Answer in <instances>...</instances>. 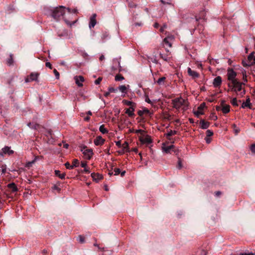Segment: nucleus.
Returning a JSON list of instances; mask_svg holds the SVG:
<instances>
[{
    "mask_svg": "<svg viewBox=\"0 0 255 255\" xmlns=\"http://www.w3.org/2000/svg\"><path fill=\"white\" fill-rule=\"evenodd\" d=\"M143 113L146 115H148L150 117H151L152 113L150 112V111L147 108L143 109Z\"/></svg>",
    "mask_w": 255,
    "mask_h": 255,
    "instance_id": "obj_40",
    "label": "nucleus"
},
{
    "mask_svg": "<svg viewBox=\"0 0 255 255\" xmlns=\"http://www.w3.org/2000/svg\"><path fill=\"white\" fill-rule=\"evenodd\" d=\"M80 150L82 152L85 158L90 159L93 154L92 149L87 148L86 146L80 147Z\"/></svg>",
    "mask_w": 255,
    "mask_h": 255,
    "instance_id": "obj_5",
    "label": "nucleus"
},
{
    "mask_svg": "<svg viewBox=\"0 0 255 255\" xmlns=\"http://www.w3.org/2000/svg\"><path fill=\"white\" fill-rule=\"evenodd\" d=\"M251 104L250 103V98H248L247 99L246 102H244L242 105V108H245L246 107H249L250 109H251Z\"/></svg>",
    "mask_w": 255,
    "mask_h": 255,
    "instance_id": "obj_24",
    "label": "nucleus"
},
{
    "mask_svg": "<svg viewBox=\"0 0 255 255\" xmlns=\"http://www.w3.org/2000/svg\"><path fill=\"white\" fill-rule=\"evenodd\" d=\"M173 147H174V146L173 145H171L170 146H163L162 147V149H163V151L164 152H165L166 153H169L170 152V151L171 150V149Z\"/></svg>",
    "mask_w": 255,
    "mask_h": 255,
    "instance_id": "obj_29",
    "label": "nucleus"
},
{
    "mask_svg": "<svg viewBox=\"0 0 255 255\" xmlns=\"http://www.w3.org/2000/svg\"><path fill=\"white\" fill-rule=\"evenodd\" d=\"M99 130L103 134L107 133L108 132V129L105 128V126L104 125H102L100 127Z\"/></svg>",
    "mask_w": 255,
    "mask_h": 255,
    "instance_id": "obj_31",
    "label": "nucleus"
},
{
    "mask_svg": "<svg viewBox=\"0 0 255 255\" xmlns=\"http://www.w3.org/2000/svg\"><path fill=\"white\" fill-rule=\"evenodd\" d=\"M44 11L46 15L52 17L56 21H60L64 18V6L53 8L45 7Z\"/></svg>",
    "mask_w": 255,
    "mask_h": 255,
    "instance_id": "obj_1",
    "label": "nucleus"
},
{
    "mask_svg": "<svg viewBox=\"0 0 255 255\" xmlns=\"http://www.w3.org/2000/svg\"><path fill=\"white\" fill-rule=\"evenodd\" d=\"M45 135L47 137L49 142H52L53 141V138L52 137V131L51 130H48L46 132Z\"/></svg>",
    "mask_w": 255,
    "mask_h": 255,
    "instance_id": "obj_22",
    "label": "nucleus"
},
{
    "mask_svg": "<svg viewBox=\"0 0 255 255\" xmlns=\"http://www.w3.org/2000/svg\"><path fill=\"white\" fill-rule=\"evenodd\" d=\"M128 6L130 8H133L136 6V4L132 1H128Z\"/></svg>",
    "mask_w": 255,
    "mask_h": 255,
    "instance_id": "obj_43",
    "label": "nucleus"
},
{
    "mask_svg": "<svg viewBox=\"0 0 255 255\" xmlns=\"http://www.w3.org/2000/svg\"><path fill=\"white\" fill-rule=\"evenodd\" d=\"M177 133V131L170 130V131L165 134L166 137L168 140H171V136L173 135L176 134Z\"/></svg>",
    "mask_w": 255,
    "mask_h": 255,
    "instance_id": "obj_23",
    "label": "nucleus"
},
{
    "mask_svg": "<svg viewBox=\"0 0 255 255\" xmlns=\"http://www.w3.org/2000/svg\"><path fill=\"white\" fill-rule=\"evenodd\" d=\"M78 241L80 243H84L85 242V238L84 237L81 236V235H80L78 237Z\"/></svg>",
    "mask_w": 255,
    "mask_h": 255,
    "instance_id": "obj_46",
    "label": "nucleus"
},
{
    "mask_svg": "<svg viewBox=\"0 0 255 255\" xmlns=\"http://www.w3.org/2000/svg\"><path fill=\"white\" fill-rule=\"evenodd\" d=\"M165 80V78L164 77H161L158 79V80L157 81V83L159 85H161L162 82H163Z\"/></svg>",
    "mask_w": 255,
    "mask_h": 255,
    "instance_id": "obj_48",
    "label": "nucleus"
},
{
    "mask_svg": "<svg viewBox=\"0 0 255 255\" xmlns=\"http://www.w3.org/2000/svg\"><path fill=\"white\" fill-rule=\"evenodd\" d=\"M222 80L221 76H219L216 77L213 80V84L216 88H218L221 86Z\"/></svg>",
    "mask_w": 255,
    "mask_h": 255,
    "instance_id": "obj_11",
    "label": "nucleus"
},
{
    "mask_svg": "<svg viewBox=\"0 0 255 255\" xmlns=\"http://www.w3.org/2000/svg\"><path fill=\"white\" fill-rule=\"evenodd\" d=\"M13 79H14V77L13 76L11 77L7 81V84L8 85L11 86V84L13 81Z\"/></svg>",
    "mask_w": 255,
    "mask_h": 255,
    "instance_id": "obj_53",
    "label": "nucleus"
},
{
    "mask_svg": "<svg viewBox=\"0 0 255 255\" xmlns=\"http://www.w3.org/2000/svg\"><path fill=\"white\" fill-rule=\"evenodd\" d=\"M245 85L244 82H241L239 81L236 82L235 83L232 84H228V87L230 88L231 91L237 93L238 92H241L240 95L241 96H243L246 94V91L242 88V85Z\"/></svg>",
    "mask_w": 255,
    "mask_h": 255,
    "instance_id": "obj_3",
    "label": "nucleus"
},
{
    "mask_svg": "<svg viewBox=\"0 0 255 255\" xmlns=\"http://www.w3.org/2000/svg\"><path fill=\"white\" fill-rule=\"evenodd\" d=\"M200 124L201 125V128L202 129H207L209 128L210 126V123L206 122L204 120H201Z\"/></svg>",
    "mask_w": 255,
    "mask_h": 255,
    "instance_id": "obj_18",
    "label": "nucleus"
},
{
    "mask_svg": "<svg viewBox=\"0 0 255 255\" xmlns=\"http://www.w3.org/2000/svg\"><path fill=\"white\" fill-rule=\"evenodd\" d=\"M187 72L189 76H191L193 78H196L199 77V74L197 72L192 70L190 68H188Z\"/></svg>",
    "mask_w": 255,
    "mask_h": 255,
    "instance_id": "obj_14",
    "label": "nucleus"
},
{
    "mask_svg": "<svg viewBox=\"0 0 255 255\" xmlns=\"http://www.w3.org/2000/svg\"><path fill=\"white\" fill-rule=\"evenodd\" d=\"M144 132V131L143 130H142V129H136L135 131V132L136 133H141V134H142Z\"/></svg>",
    "mask_w": 255,
    "mask_h": 255,
    "instance_id": "obj_63",
    "label": "nucleus"
},
{
    "mask_svg": "<svg viewBox=\"0 0 255 255\" xmlns=\"http://www.w3.org/2000/svg\"><path fill=\"white\" fill-rule=\"evenodd\" d=\"M179 14L180 15V16L181 17V18H182L183 19H188L189 18L188 15L189 14H188V13L187 14H184L182 12V11H181V10L179 11Z\"/></svg>",
    "mask_w": 255,
    "mask_h": 255,
    "instance_id": "obj_34",
    "label": "nucleus"
},
{
    "mask_svg": "<svg viewBox=\"0 0 255 255\" xmlns=\"http://www.w3.org/2000/svg\"><path fill=\"white\" fill-rule=\"evenodd\" d=\"M79 161L78 159H75L72 161V168L74 167H77L79 166Z\"/></svg>",
    "mask_w": 255,
    "mask_h": 255,
    "instance_id": "obj_38",
    "label": "nucleus"
},
{
    "mask_svg": "<svg viewBox=\"0 0 255 255\" xmlns=\"http://www.w3.org/2000/svg\"><path fill=\"white\" fill-rule=\"evenodd\" d=\"M28 127L30 128L36 129L39 127V125L36 123H29L27 124Z\"/></svg>",
    "mask_w": 255,
    "mask_h": 255,
    "instance_id": "obj_25",
    "label": "nucleus"
},
{
    "mask_svg": "<svg viewBox=\"0 0 255 255\" xmlns=\"http://www.w3.org/2000/svg\"><path fill=\"white\" fill-rule=\"evenodd\" d=\"M206 142L207 143H210L211 141V139L209 138V137H206L205 138Z\"/></svg>",
    "mask_w": 255,
    "mask_h": 255,
    "instance_id": "obj_64",
    "label": "nucleus"
},
{
    "mask_svg": "<svg viewBox=\"0 0 255 255\" xmlns=\"http://www.w3.org/2000/svg\"><path fill=\"white\" fill-rule=\"evenodd\" d=\"M227 76L228 80L230 81L228 84H232L238 81L236 78L237 73L232 69H228Z\"/></svg>",
    "mask_w": 255,
    "mask_h": 255,
    "instance_id": "obj_4",
    "label": "nucleus"
},
{
    "mask_svg": "<svg viewBox=\"0 0 255 255\" xmlns=\"http://www.w3.org/2000/svg\"><path fill=\"white\" fill-rule=\"evenodd\" d=\"M139 140L141 144L146 143L148 144L152 143V142L151 137L148 135H146L145 138H143L142 136H140L139 137Z\"/></svg>",
    "mask_w": 255,
    "mask_h": 255,
    "instance_id": "obj_7",
    "label": "nucleus"
},
{
    "mask_svg": "<svg viewBox=\"0 0 255 255\" xmlns=\"http://www.w3.org/2000/svg\"><path fill=\"white\" fill-rule=\"evenodd\" d=\"M233 127L234 129V131H235V134H238L239 133L240 131V128H237V126L236 125H235V124H234L233 125Z\"/></svg>",
    "mask_w": 255,
    "mask_h": 255,
    "instance_id": "obj_44",
    "label": "nucleus"
},
{
    "mask_svg": "<svg viewBox=\"0 0 255 255\" xmlns=\"http://www.w3.org/2000/svg\"><path fill=\"white\" fill-rule=\"evenodd\" d=\"M34 163V160H32L27 162L25 165L26 167L29 168L32 166V164Z\"/></svg>",
    "mask_w": 255,
    "mask_h": 255,
    "instance_id": "obj_45",
    "label": "nucleus"
},
{
    "mask_svg": "<svg viewBox=\"0 0 255 255\" xmlns=\"http://www.w3.org/2000/svg\"><path fill=\"white\" fill-rule=\"evenodd\" d=\"M75 80L76 84L79 86L81 87L83 86L82 82L84 81V77L82 76H76L75 77Z\"/></svg>",
    "mask_w": 255,
    "mask_h": 255,
    "instance_id": "obj_16",
    "label": "nucleus"
},
{
    "mask_svg": "<svg viewBox=\"0 0 255 255\" xmlns=\"http://www.w3.org/2000/svg\"><path fill=\"white\" fill-rule=\"evenodd\" d=\"M133 112H134V111H133V110H131L129 108V109H126V111L125 113H126V114H128L129 117H132L134 116V114Z\"/></svg>",
    "mask_w": 255,
    "mask_h": 255,
    "instance_id": "obj_28",
    "label": "nucleus"
},
{
    "mask_svg": "<svg viewBox=\"0 0 255 255\" xmlns=\"http://www.w3.org/2000/svg\"><path fill=\"white\" fill-rule=\"evenodd\" d=\"M77 21V20H75L73 21L72 23H71L68 20H65V22L68 25H70V26L72 25V24H74V23H75Z\"/></svg>",
    "mask_w": 255,
    "mask_h": 255,
    "instance_id": "obj_60",
    "label": "nucleus"
},
{
    "mask_svg": "<svg viewBox=\"0 0 255 255\" xmlns=\"http://www.w3.org/2000/svg\"><path fill=\"white\" fill-rule=\"evenodd\" d=\"M53 72H54V75L55 76L56 79H59V77H60V74H59V72L57 71V70L55 69L53 70Z\"/></svg>",
    "mask_w": 255,
    "mask_h": 255,
    "instance_id": "obj_49",
    "label": "nucleus"
},
{
    "mask_svg": "<svg viewBox=\"0 0 255 255\" xmlns=\"http://www.w3.org/2000/svg\"><path fill=\"white\" fill-rule=\"evenodd\" d=\"M231 103L234 106H238V104L236 98H233L231 101Z\"/></svg>",
    "mask_w": 255,
    "mask_h": 255,
    "instance_id": "obj_42",
    "label": "nucleus"
},
{
    "mask_svg": "<svg viewBox=\"0 0 255 255\" xmlns=\"http://www.w3.org/2000/svg\"><path fill=\"white\" fill-rule=\"evenodd\" d=\"M96 17L97 14L96 13H94L92 14L91 17H90V21L89 23V27L91 28L92 27H94L96 24Z\"/></svg>",
    "mask_w": 255,
    "mask_h": 255,
    "instance_id": "obj_12",
    "label": "nucleus"
},
{
    "mask_svg": "<svg viewBox=\"0 0 255 255\" xmlns=\"http://www.w3.org/2000/svg\"><path fill=\"white\" fill-rule=\"evenodd\" d=\"M248 60L250 61L251 66L255 65V56L254 55L253 52L248 56Z\"/></svg>",
    "mask_w": 255,
    "mask_h": 255,
    "instance_id": "obj_20",
    "label": "nucleus"
},
{
    "mask_svg": "<svg viewBox=\"0 0 255 255\" xmlns=\"http://www.w3.org/2000/svg\"><path fill=\"white\" fill-rule=\"evenodd\" d=\"M6 63L8 66H11L13 64V54H10L9 58L7 59Z\"/></svg>",
    "mask_w": 255,
    "mask_h": 255,
    "instance_id": "obj_26",
    "label": "nucleus"
},
{
    "mask_svg": "<svg viewBox=\"0 0 255 255\" xmlns=\"http://www.w3.org/2000/svg\"><path fill=\"white\" fill-rule=\"evenodd\" d=\"M206 14L205 11L202 10L200 12L198 16L193 15L194 17H191V19H193L195 18V21L196 23H197L200 19H205Z\"/></svg>",
    "mask_w": 255,
    "mask_h": 255,
    "instance_id": "obj_8",
    "label": "nucleus"
},
{
    "mask_svg": "<svg viewBox=\"0 0 255 255\" xmlns=\"http://www.w3.org/2000/svg\"><path fill=\"white\" fill-rule=\"evenodd\" d=\"M105 141V140L102 138L101 136H98L94 141V142L95 145L98 146V145H103Z\"/></svg>",
    "mask_w": 255,
    "mask_h": 255,
    "instance_id": "obj_13",
    "label": "nucleus"
},
{
    "mask_svg": "<svg viewBox=\"0 0 255 255\" xmlns=\"http://www.w3.org/2000/svg\"><path fill=\"white\" fill-rule=\"evenodd\" d=\"M102 80V77H99L97 79H96L95 81V84L96 85H98L100 83V82H101Z\"/></svg>",
    "mask_w": 255,
    "mask_h": 255,
    "instance_id": "obj_56",
    "label": "nucleus"
},
{
    "mask_svg": "<svg viewBox=\"0 0 255 255\" xmlns=\"http://www.w3.org/2000/svg\"><path fill=\"white\" fill-rule=\"evenodd\" d=\"M108 90L110 93H117L118 92V89H116L112 87H109Z\"/></svg>",
    "mask_w": 255,
    "mask_h": 255,
    "instance_id": "obj_50",
    "label": "nucleus"
},
{
    "mask_svg": "<svg viewBox=\"0 0 255 255\" xmlns=\"http://www.w3.org/2000/svg\"><path fill=\"white\" fill-rule=\"evenodd\" d=\"M65 166L67 169H72L73 168L72 165H70V164L68 162H67L66 163H65Z\"/></svg>",
    "mask_w": 255,
    "mask_h": 255,
    "instance_id": "obj_55",
    "label": "nucleus"
},
{
    "mask_svg": "<svg viewBox=\"0 0 255 255\" xmlns=\"http://www.w3.org/2000/svg\"><path fill=\"white\" fill-rule=\"evenodd\" d=\"M173 108L179 110L180 108L183 111L187 110L188 107V102L181 97L176 98L172 100Z\"/></svg>",
    "mask_w": 255,
    "mask_h": 255,
    "instance_id": "obj_2",
    "label": "nucleus"
},
{
    "mask_svg": "<svg viewBox=\"0 0 255 255\" xmlns=\"http://www.w3.org/2000/svg\"><path fill=\"white\" fill-rule=\"evenodd\" d=\"M166 27H167V25H166V24H163V25H162V26L160 27V32H163L164 31V29H165V28H166Z\"/></svg>",
    "mask_w": 255,
    "mask_h": 255,
    "instance_id": "obj_58",
    "label": "nucleus"
},
{
    "mask_svg": "<svg viewBox=\"0 0 255 255\" xmlns=\"http://www.w3.org/2000/svg\"><path fill=\"white\" fill-rule=\"evenodd\" d=\"M45 66L51 69L52 68V64L49 62H46Z\"/></svg>",
    "mask_w": 255,
    "mask_h": 255,
    "instance_id": "obj_62",
    "label": "nucleus"
},
{
    "mask_svg": "<svg viewBox=\"0 0 255 255\" xmlns=\"http://www.w3.org/2000/svg\"><path fill=\"white\" fill-rule=\"evenodd\" d=\"M63 187V184L59 182H57L56 184H54L52 187L53 190H56L58 193H60L61 191V189Z\"/></svg>",
    "mask_w": 255,
    "mask_h": 255,
    "instance_id": "obj_15",
    "label": "nucleus"
},
{
    "mask_svg": "<svg viewBox=\"0 0 255 255\" xmlns=\"http://www.w3.org/2000/svg\"><path fill=\"white\" fill-rule=\"evenodd\" d=\"M221 106L222 107V111L224 114H226L230 111V106L229 105L225 104V101H222L221 103Z\"/></svg>",
    "mask_w": 255,
    "mask_h": 255,
    "instance_id": "obj_9",
    "label": "nucleus"
},
{
    "mask_svg": "<svg viewBox=\"0 0 255 255\" xmlns=\"http://www.w3.org/2000/svg\"><path fill=\"white\" fill-rule=\"evenodd\" d=\"M13 153L14 151L11 150L10 147L5 146L2 148V152H0V155H2L3 154L10 155L12 154Z\"/></svg>",
    "mask_w": 255,
    "mask_h": 255,
    "instance_id": "obj_10",
    "label": "nucleus"
},
{
    "mask_svg": "<svg viewBox=\"0 0 255 255\" xmlns=\"http://www.w3.org/2000/svg\"><path fill=\"white\" fill-rule=\"evenodd\" d=\"M250 149L253 153H255V144L251 145Z\"/></svg>",
    "mask_w": 255,
    "mask_h": 255,
    "instance_id": "obj_57",
    "label": "nucleus"
},
{
    "mask_svg": "<svg viewBox=\"0 0 255 255\" xmlns=\"http://www.w3.org/2000/svg\"><path fill=\"white\" fill-rule=\"evenodd\" d=\"M123 103L127 106H130V109L134 111V108L136 106V104L134 103L126 100H123Z\"/></svg>",
    "mask_w": 255,
    "mask_h": 255,
    "instance_id": "obj_17",
    "label": "nucleus"
},
{
    "mask_svg": "<svg viewBox=\"0 0 255 255\" xmlns=\"http://www.w3.org/2000/svg\"><path fill=\"white\" fill-rule=\"evenodd\" d=\"M163 43L167 46H168L169 47H171L172 46L171 43L170 42V40H169V38H165L163 39Z\"/></svg>",
    "mask_w": 255,
    "mask_h": 255,
    "instance_id": "obj_35",
    "label": "nucleus"
},
{
    "mask_svg": "<svg viewBox=\"0 0 255 255\" xmlns=\"http://www.w3.org/2000/svg\"><path fill=\"white\" fill-rule=\"evenodd\" d=\"M39 75V74L38 73H31L29 75V77H27L25 79V81L26 83H28L30 81H37Z\"/></svg>",
    "mask_w": 255,
    "mask_h": 255,
    "instance_id": "obj_6",
    "label": "nucleus"
},
{
    "mask_svg": "<svg viewBox=\"0 0 255 255\" xmlns=\"http://www.w3.org/2000/svg\"><path fill=\"white\" fill-rule=\"evenodd\" d=\"M55 174L56 176H58L61 179H64V173H60V171L58 170H55Z\"/></svg>",
    "mask_w": 255,
    "mask_h": 255,
    "instance_id": "obj_32",
    "label": "nucleus"
},
{
    "mask_svg": "<svg viewBox=\"0 0 255 255\" xmlns=\"http://www.w3.org/2000/svg\"><path fill=\"white\" fill-rule=\"evenodd\" d=\"M115 175H118L120 174L121 170L119 168H115L114 169Z\"/></svg>",
    "mask_w": 255,
    "mask_h": 255,
    "instance_id": "obj_52",
    "label": "nucleus"
},
{
    "mask_svg": "<svg viewBox=\"0 0 255 255\" xmlns=\"http://www.w3.org/2000/svg\"><path fill=\"white\" fill-rule=\"evenodd\" d=\"M123 149L127 152H129L128 144L127 141H125L122 145Z\"/></svg>",
    "mask_w": 255,
    "mask_h": 255,
    "instance_id": "obj_30",
    "label": "nucleus"
},
{
    "mask_svg": "<svg viewBox=\"0 0 255 255\" xmlns=\"http://www.w3.org/2000/svg\"><path fill=\"white\" fill-rule=\"evenodd\" d=\"M124 79V77L121 74H117L115 76L116 81H120Z\"/></svg>",
    "mask_w": 255,
    "mask_h": 255,
    "instance_id": "obj_37",
    "label": "nucleus"
},
{
    "mask_svg": "<svg viewBox=\"0 0 255 255\" xmlns=\"http://www.w3.org/2000/svg\"><path fill=\"white\" fill-rule=\"evenodd\" d=\"M250 61L248 60V59L246 60H243L242 61V64L244 67H249L251 66V64H250Z\"/></svg>",
    "mask_w": 255,
    "mask_h": 255,
    "instance_id": "obj_39",
    "label": "nucleus"
},
{
    "mask_svg": "<svg viewBox=\"0 0 255 255\" xmlns=\"http://www.w3.org/2000/svg\"><path fill=\"white\" fill-rule=\"evenodd\" d=\"M182 159L180 158H178V163L177 165V168L180 169L182 167Z\"/></svg>",
    "mask_w": 255,
    "mask_h": 255,
    "instance_id": "obj_41",
    "label": "nucleus"
},
{
    "mask_svg": "<svg viewBox=\"0 0 255 255\" xmlns=\"http://www.w3.org/2000/svg\"><path fill=\"white\" fill-rule=\"evenodd\" d=\"M160 1L162 3V4H167L168 5H171V6H173V5L171 3V2H165L164 0H160Z\"/></svg>",
    "mask_w": 255,
    "mask_h": 255,
    "instance_id": "obj_59",
    "label": "nucleus"
},
{
    "mask_svg": "<svg viewBox=\"0 0 255 255\" xmlns=\"http://www.w3.org/2000/svg\"><path fill=\"white\" fill-rule=\"evenodd\" d=\"M7 186L8 188L11 189V191L13 193L16 192L18 191V188H17L16 184L13 182L8 184L7 185Z\"/></svg>",
    "mask_w": 255,
    "mask_h": 255,
    "instance_id": "obj_19",
    "label": "nucleus"
},
{
    "mask_svg": "<svg viewBox=\"0 0 255 255\" xmlns=\"http://www.w3.org/2000/svg\"><path fill=\"white\" fill-rule=\"evenodd\" d=\"M159 56L161 58L165 61L168 62L170 60V57L168 56L167 54H163L160 53L159 54Z\"/></svg>",
    "mask_w": 255,
    "mask_h": 255,
    "instance_id": "obj_27",
    "label": "nucleus"
},
{
    "mask_svg": "<svg viewBox=\"0 0 255 255\" xmlns=\"http://www.w3.org/2000/svg\"><path fill=\"white\" fill-rule=\"evenodd\" d=\"M207 252L204 250H198L196 255H207Z\"/></svg>",
    "mask_w": 255,
    "mask_h": 255,
    "instance_id": "obj_36",
    "label": "nucleus"
},
{
    "mask_svg": "<svg viewBox=\"0 0 255 255\" xmlns=\"http://www.w3.org/2000/svg\"><path fill=\"white\" fill-rule=\"evenodd\" d=\"M43 158L42 156H37L34 157V158L32 160H34V163L40 159H42Z\"/></svg>",
    "mask_w": 255,
    "mask_h": 255,
    "instance_id": "obj_61",
    "label": "nucleus"
},
{
    "mask_svg": "<svg viewBox=\"0 0 255 255\" xmlns=\"http://www.w3.org/2000/svg\"><path fill=\"white\" fill-rule=\"evenodd\" d=\"M213 135V131L208 129L206 131V137H210Z\"/></svg>",
    "mask_w": 255,
    "mask_h": 255,
    "instance_id": "obj_47",
    "label": "nucleus"
},
{
    "mask_svg": "<svg viewBox=\"0 0 255 255\" xmlns=\"http://www.w3.org/2000/svg\"><path fill=\"white\" fill-rule=\"evenodd\" d=\"M119 90L123 93H127V88L125 85L120 86L118 88Z\"/></svg>",
    "mask_w": 255,
    "mask_h": 255,
    "instance_id": "obj_33",
    "label": "nucleus"
},
{
    "mask_svg": "<svg viewBox=\"0 0 255 255\" xmlns=\"http://www.w3.org/2000/svg\"><path fill=\"white\" fill-rule=\"evenodd\" d=\"M91 177L93 178L94 180H101L103 179V177L102 175L99 174V173H92L91 175Z\"/></svg>",
    "mask_w": 255,
    "mask_h": 255,
    "instance_id": "obj_21",
    "label": "nucleus"
},
{
    "mask_svg": "<svg viewBox=\"0 0 255 255\" xmlns=\"http://www.w3.org/2000/svg\"><path fill=\"white\" fill-rule=\"evenodd\" d=\"M81 173H90V171L89 168L87 167L84 168L83 170H81L80 171Z\"/></svg>",
    "mask_w": 255,
    "mask_h": 255,
    "instance_id": "obj_51",
    "label": "nucleus"
},
{
    "mask_svg": "<svg viewBox=\"0 0 255 255\" xmlns=\"http://www.w3.org/2000/svg\"><path fill=\"white\" fill-rule=\"evenodd\" d=\"M210 119L213 121H216L217 120L218 118L217 116L215 115V114H212L210 116Z\"/></svg>",
    "mask_w": 255,
    "mask_h": 255,
    "instance_id": "obj_54",
    "label": "nucleus"
}]
</instances>
